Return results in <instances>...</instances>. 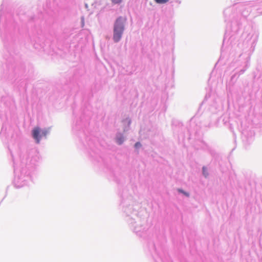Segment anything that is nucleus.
I'll return each mask as SVG.
<instances>
[{
	"label": "nucleus",
	"mask_w": 262,
	"mask_h": 262,
	"mask_svg": "<svg viewBox=\"0 0 262 262\" xmlns=\"http://www.w3.org/2000/svg\"><path fill=\"white\" fill-rule=\"evenodd\" d=\"M157 4H165L168 2V0H155Z\"/></svg>",
	"instance_id": "3"
},
{
	"label": "nucleus",
	"mask_w": 262,
	"mask_h": 262,
	"mask_svg": "<svg viewBox=\"0 0 262 262\" xmlns=\"http://www.w3.org/2000/svg\"><path fill=\"white\" fill-rule=\"evenodd\" d=\"M47 132L36 127L34 129V138L36 140V143H38L39 141L46 137Z\"/></svg>",
	"instance_id": "2"
},
{
	"label": "nucleus",
	"mask_w": 262,
	"mask_h": 262,
	"mask_svg": "<svg viewBox=\"0 0 262 262\" xmlns=\"http://www.w3.org/2000/svg\"><path fill=\"white\" fill-rule=\"evenodd\" d=\"M126 19L120 17L117 19L114 25L113 39L115 42L119 41L124 31V25Z\"/></svg>",
	"instance_id": "1"
},
{
	"label": "nucleus",
	"mask_w": 262,
	"mask_h": 262,
	"mask_svg": "<svg viewBox=\"0 0 262 262\" xmlns=\"http://www.w3.org/2000/svg\"><path fill=\"white\" fill-rule=\"evenodd\" d=\"M203 173L204 174L205 176H207V174H206V169L205 167H203Z\"/></svg>",
	"instance_id": "8"
},
{
	"label": "nucleus",
	"mask_w": 262,
	"mask_h": 262,
	"mask_svg": "<svg viewBox=\"0 0 262 262\" xmlns=\"http://www.w3.org/2000/svg\"><path fill=\"white\" fill-rule=\"evenodd\" d=\"M122 0H112V2L115 4H119L122 2Z\"/></svg>",
	"instance_id": "5"
},
{
	"label": "nucleus",
	"mask_w": 262,
	"mask_h": 262,
	"mask_svg": "<svg viewBox=\"0 0 262 262\" xmlns=\"http://www.w3.org/2000/svg\"><path fill=\"white\" fill-rule=\"evenodd\" d=\"M141 146V144L139 142H137L135 144V147L138 148Z\"/></svg>",
	"instance_id": "7"
},
{
	"label": "nucleus",
	"mask_w": 262,
	"mask_h": 262,
	"mask_svg": "<svg viewBox=\"0 0 262 262\" xmlns=\"http://www.w3.org/2000/svg\"><path fill=\"white\" fill-rule=\"evenodd\" d=\"M179 191L180 192H182L183 193H184L185 195H186V196H189V194L186 192H184V191H183L182 190H181V189H179Z\"/></svg>",
	"instance_id": "6"
},
{
	"label": "nucleus",
	"mask_w": 262,
	"mask_h": 262,
	"mask_svg": "<svg viewBox=\"0 0 262 262\" xmlns=\"http://www.w3.org/2000/svg\"><path fill=\"white\" fill-rule=\"evenodd\" d=\"M123 141V139L122 138H118L117 139V142L119 144H121Z\"/></svg>",
	"instance_id": "4"
}]
</instances>
